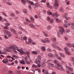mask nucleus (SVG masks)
<instances>
[{
    "label": "nucleus",
    "instance_id": "393cba45",
    "mask_svg": "<svg viewBox=\"0 0 74 74\" xmlns=\"http://www.w3.org/2000/svg\"><path fill=\"white\" fill-rule=\"evenodd\" d=\"M48 56L50 58H53V54L52 53H50L49 54Z\"/></svg>",
    "mask_w": 74,
    "mask_h": 74
},
{
    "label": "nucleus",
    "instance_id": "052dcab7",
    "mask_svg": "<svg viewBox=\"0 0 74 74\" xmlns=\"http://www.w3.org/2000/svg\"><path fill=\"white\" fill-rule=\"evenodd\" d=\"M71 60L72 62H74V58L73 57H72L71 58Z\"/></svg>",
    "mask_w": 74,
    "mask_h": 74
},
{
    "label": "nucleus",
    "instance_id": "2eb2a0df",
    "mask_svg": "<svg viewBox=\"0 0 74 74\" xmlns=\"http://www.w3.org/2000/svg\"><path fill=\"white\" fill-rule=\"evenodd\" d=\"M28 25L29 26H31V27H32L33 28H34V29H37L36 27L35 26V25H34L33 24H29Z\"/></svg>",
    "mask_w": 74,
    "mask_h": 74
},
{
    "label": "nucleus",
    "instance_id": "4c0bfd02",
    "mask_svg": "<svg viewBox=\"0 0 74 74\" xmlns=\"http://www.w3.org/2000/svg\"><path fill=\"white\" fill-rule=\"evenodd\" d=\"M36 71H38V72L39 73H40L41 72V70H40L39 68H38L36 69Z\"/></svg>",
    "mask_w": 74,
    "mask_h": 74
},
{
    "label": "nucleus",
    "instance_id": "bb28decb",
    "mask_svg": "<svg viewBox=\"0 0 74 74\" xmlns=\"http://www.w3.org/2000/svg\"><path fill=\"white\" fill-rule=\"evenodd\" d=\"M51 26H48L47 27V29L48 31H49L50 30H51Z\"/></svg>",
    "mask_w": 74,
    "mask_h": 74
},
{
    "label": "nucleus",
    "instance_id": "c03bdc74",
    "mask_svg": "<svg viewBox=\"0 0 74 74\" xmlns=\"http://www.w3.org/2000/svg\"><path fill=\"white\" fill-rule=\"evenodd\" d=\"M50 22L51 23H52L53 22V20L52 19H51L50 20Z\"/></svg>",
    "mask_w": 74,
    "mask_h": 74
},
{
    "label": "nucleus",
    "instance_id": "bf43d9fd",
    "mask_svg": "<svg viewBox=\"0 0 74 74\" xmlns=\"http://www.w3.org/2000/svg\"><path fill=\"white\" fill-rule=\"evenodd\" d=\"M16 14H19V12L16 10Z\"/></svg>",
    "mask_w": 74,
    "mask_h": 74
},
{
    "label": "nucleus",
    "instance_id": "1a4fd4ad",
    "mask_svg": "<svg viewBox=\"0 0 74 74\" xmlns=\"http://www.w3.org/2000/svg\"><path fill=\"white\" fill-rule=\"evenodd\" d=\"M5 33H6V34L8 35L9 37H10L11 36H12V34H11V33L9 31H5Z\"/></svg>",
    "mask_w": 74,
    "mask_h": 74
},
{
    "label": "nucleus",
    "instance_id": "a19ab883",
    "mask_svg": "<svg viewBox=\"0 0 74 74\" xmlns=\"http://www.w3.org/2000/svg\"><path fill=\"white\" fill-rule=\"evenodd\" d=\"M60 10L61 12H63L64 11V9L62 8H60Z\"/></svg>",
    "mask_w": 74,
    "mask_h": 74
},
{
    "label": "nucleus",
    "instance_id": "6e6552de",
    "mask_svg": "<svg viewBox=\"0 0 74 74\" xmlns=\"http://www.w3.org/2000/svg\"><path fill=\"white\" fill-rule=\"evenodd\" d=\"M10 30L14 34L17 35V31L15 30V29H13L12 28H11Z\"/></svg>",
    "mask_w": 74,
    "mask_h": 74
},
{
    "label": "nucleus",
    "instance_id": "a878e982",
    "mask_svg": "<svg viewBox=\"0 0 74 74\" xmlns=\"http://www.w3.org/2000/svg\"><path fill=\"white\" fill-rule=\"evenodd\" d=\"M21 3L24 5H25L26 3V2L25 0H21Z\"/></svg>",
    "mask_w": 74,
    "mask_h": 74
},
{
    "label": "nucleus",
    "instance_id": "a18cd8bd",
    "mask_svg": "<svg viewBox=\"0 0 74 74\" xmlns=\"http://www.w3.org/2000/svg\"><path fill=\"white\" fill-rule=\"evenodd\" d=\"M25 62L26 64H30V62L29 61H25Z\"/></svg>",
    "mask_w": 74,
    "mask_h": 74
},
{
    "label": "nucleus",
    "instance_id": "e2e57ef3",
    "mask_svg": "<svg viewBox=\"0 0 74 74\" xmlns=\"http://www.w3.org/2000/svg\"><path fill=\"white\" fill-rule=\"evenodd\" d=\"M9 73L10 74H11L13 73V72H12V71H9Z\"/></svg>",
    "mask_w": 74,
    "mask_h": 74
},
{
    "label": "nucleus",
    "instance_id": "e433bc0d",
    "mask_svg": "<svg viewBox=\"0 0 74 74\" xmlns=\"http://www.w3.org/2000/svg\"><path fill=\"white\" fill-rule=\"evenodd\" d=\"M57 23H59V22H60L61 21L60 20H59V19L57 18L56 19Z\"/></svg>",
    "mask_w": 74,
    "mask_h": 74
},
{
    "label": "nucleus",
    "instance_id": "2f4dec72",
    "mask_svg": "<svg viewBox=\"0 0 74 74\" xmlns=\"http://www.w3.org/2000/svg\"><path fill=\"white\" fill-rule=\"evenodd\" d=\"M56 40V38H53L51 39V41H53V42H55Z\"/></svg>",
    "mask_w": 74,
    "mask_h": 74
},
{
    "label": "nucleus",
    "instance_id": "3c124183",
    "mask_svg": "<svg viewBox=\"0 0 74 74\" xmlns=\"http://www.w3.org/2000/svg\"><path fill=\"white\" fill-rule=\"evenodd\" d=\"M11 15L12 17H14L15 16V14L12 13H11Z\"/></svg>",
    "mask_w": 74,
    "mask_h": 74
},
{
    "label": "nucleus",
    "instance_id": "a211bd4d",
    "mask_svg": "<svg viewBox=\"0 0 74 74\" xmlns=\"http://www.w3.org/2000/svg\"><path fill=\"white\" fill-rule=\"evenodd\" d=\"M26 1L28 3H30V4L31 5H34V3L33 2H31L29 0H26Z\"/></svg>",
    "mask_w": 74,
    "mask_h": 74
},
{
    "label": "nucleus",
    "instance_id": "de8ad7c7",
    "mask_svg": "<svg viewBox=\"0 0 74 74\" xmlns=\"http://www.w3.org/2000/svg\"><path fill=\"white\" fill-rule=\"evenodd\" d=\"M2 14H3L4 15H5V16H7V14H5V13H4V12H2Z\"/></svg>",
    "mask_w": 74,
    "mask_h": 74
},
{
    "label": "nucleus",
    "instance_id": "7ed1b4c3",
    "mask_svg": "<svg viewBox=\"0 0 74 74\" xmlns=\"http://www.w3.org/2000/svg\"><path fill=\"white\" fill-rule=\"evenodd\" d=\"M71 24L72 25V26L74 25V23H69L67 22V20H64V26L65 27H68V26L66 25H68V26H70Z\"/></svg>",
    "mask_w": 74,
    "mask_h": 74
},
{
    "label": "nucleus",
    "instance_id": "ddd939ff",
    "mask_svg": "<svg viewBox=\"0 0 74 74\" xmlns=\"http://www.w3.org/2000/svg\"><path fill=\"white\" fill-rule=\"evenodd\" d=\"M45 41L46 43H47V42H51V39H50L49 38H47L45 39Z\"/></svg>",
    "mask_w": 74,
    "mask_h": 74
},
{
    "label": "nucleus",
    "instance_id": "20e7f679",
    "mask_svg": "<svg viewBox=\"0 0 74 74\" xmlns=\"http://www.w3.org/2000/svg\"><path fill=\"white\" fill-rule=\"evenodd\" d=\"M58 29H60L59 31L60 34H61V35H63V33H64L63 27H62L59 26L58 27Z\"/></svg>",
    "mask_w": 74,
    "mask_h": 74
},
{
    "label": "nucleus",
    "instance_id": "aec40b11",
    "mask_svg": "<svg viewBox=\"0 0 74 74\" xmlns=\"http://www.w3.org/2000/svg\"><path fill=\"white\" fill-rule=\"evenodd\" d=\"M8 62V59H5V60H3L2 61V62L4 63L5 64L7 63Z\"/></svg>",
    "mask_w": 74,
    "mask_h": 74
},
{
    "label": "nucleus",
    "instance_id": "473e14b6",
    "mask_svg": "<svg viewBox=\"0 0 74 74\" xmlns=\"http://www.w3.org/2000/svg\"><path fill=\"white\" fill-rule=\"evenodd\" d=\"M32 53L33 54H35V55H37L38 53V52L37 51H32Z\"/></svg>",
    "mask_w": 74,
    "mask_h": 74
},
{
    "label": "nucleus",
    "instance_id": "13d9d810",
    "mask_svg": "<svg viewBox=\"0 0 74 74\" xmlns=\"http://www.w3.org/2000/svg\"><path fill=\"white\" fill-rule=\"evenodd\" d=\"M18 74H21V72L20 71H18L17 72Z\"/></svg>",
    "mask_w": 74,
    "mask_h": 74
},
{
    "label": "nucleus",
    "instance_id": "423d86ee",
    "mask_svg": "<svg viewBox=\"0 0 74 74\" xmlns=\"http://www.w3.org/2000/svg\"><path fill=\"white\" fill-rule=\"evenodd\" d=\"M67 13H66L63 14L62 17L64 18H65L66 20H70V17H67Z\"/></svg>",
    "mask_w": 74,
    "mask_h": 74
},
{
    "label": "nucleus",
    "instance_id": "f3484780",
    "mask_svg": "<svg viewBox=\"0 0 74 74\" xmlns=\"http://www.w3.org/2000/svg\"><path fill=\"white\" fill-rule=\"evenodd\" d=\"M34 5L35 8L39 7L40 6V4L38 3H36L34 4Z\"/></svg>",
    "mask_w": 74,
    "mask_h": 74
},
{
    "label": "nucleus",
    "instance_id": "58836bf2",
    "mask_svg": "<svg viewBox=\"0 0 74 74\" xmlns=\"http://www.w3.org/2000/svg\"><path fill=\"white\" fill-rule=\"evenodd\" d=\"M6 4L9 5H12V4L10 3H9V2H6Z\"/></svg>",
    "mask_w": 74,
    "mask_h": 74
},
{
    "label": "nucleus",
    "instance_id": "864d4df0",
    "mask_svg": "<svg viewBox=\"0 0 74 74\" xmlns=\"http://www.w3.org/2000/svg\"><path fill=\"white\" fill-rule=\"evenodd\" d=\"M24 59L25 62L27 61V57L26 56L25 58H24Z\"/></svg>",
    "mask_w": 74,
    "mask_h": 74
},
{
    "label": "nucleus",
    "instance_id": "8fccbe9b",
    "mask_svg": "<svg viewBox=\"0 0 74 74\" xmlns=\"http://www.w3.org/2000/svg\"><path fill=\"white\" fill-rule=\"evenodd\" d=\"M60 34L59 33L58 34H57V36L58 37V38H60V37H61V36H60Z\"/></svg>",
    "mask_w": 74,
    "mask_h": 74
},
{
    "label": "nucleus",
    "instance_id": "0eeeda50",
    "mask_svg": "<svg viewBox=\"0 0 74 74\" xmlns=\"http://www.w3.org/2000/svg\"><path fill=\"white\" fill-rule=\"evenodd\" d=\"M64 50L66 52V53L68 55H70V52L68 51L69 49L68 48L66 47H65L64 48Z\"/></svg>",
    "mask_w": 74,
    "mask_h": 74
},
{
    "label": "nucleus",
    "instance_id": "37998d69",
    "mask_svg": "<svg viewBox=\"0 0 74 74\" xmlns=\"http://www.w3.org/2000/svg\"><path fill=\"white\" fill-rule=\"evenodd\" d=\"M66 72L68 74H71V73L70 72V71H69V70H66Z\"/></svg>",
    "mask_w": 74,
    "mask_h": 74
},
{
    "label": "nucleus",
    "instance_id": "f704fd0d",
    "mask_svg": "<svg viewBox=\"0 0 74 74\" xmlns=\"http://www.w3.org/2000/svg\"><path fill=\"white\" fill-rule=\"evenodd\" d=\"M58 62V60H55L53 61V63H54L55 64H57Z\"/></svg>",
    "mask_w": 74,
    "mask_h": 74
},
{
    "label": "nucleus",
    "instance_id": "774afa93",
    "mask_svg": "<svg viewBox=\"0 0 74 74\" xmlns=\"http://www.w3.org/2000/svg\"><path fill=\"white\" fill-rule=\"evenodd\" d=\"M56 74V72L53 71L52 72L51 74Z\"/></svg>",
    "mask_w": 74,
    "mask_h": 74
},
{
    "label": "nucleus",
    "instance_id": "f03ea898",
    "mask_svg": "<svg viewBox=\"0 0 74 74\" xmlns=\"http://www.w3.org/2000/svg\"><path fill=\"white\" fill-rule=\"evenodd\" d=\"M37 59H36L35 61L34 62L36 64H41V61L40 60H41V57L40 56L38 55L37 56Z\"/></svg>",
    "mask_w": 74,
    "mask_h": 74
},
{
    "label": "nucleus",
    "instance_id": "cd10ccee",
    "mask_svg": "<svg viewBox=\"0 0 74 74\" xmlns=\"http://www.w3.org/2000/svg\"><path fill=\"white\" fill-rule=\"evenodd\" d=\"M18 29L20 30H22V31H24V32H25V29H23L22 28V27L21 26H19L18 27Z\"/></svg>",
    "mask_w": 74,
    "mask_h": 74
},
{
    "label": "nucleus",
    "instance_id": "0e129e2a",
    "mask_svg": "<svg viewBox=\"0 0 74 74\" xmlns=\"http://www.w3.org/2000/svg\"><path fill=\"white\" fill-rule=\"evenodd\" d=\"M70 1H68L66 2V4L67 5H69V4H70Z\"/></svg>",
    "mask_w": 74,
    "mask_h": 74
},
{
    "label": "nucleus",
    "instance_id": "39448f33",
    "mask_svg": "<svg viewBox=\"0 0 74 74\" xmlns=\"http://www.w3.org/2000/svg\"><path fill=\"white\" fill-rule=\"evenodd\" d=\"M51 61L52 60H47V64H48V68H50V66H51V67H54V64H51L50 63H49V62H51Z\"/></svg>",
    "mask_w": 74,
    "mask_h": 74
},
{
    "label": "nucleus",
    "instance_id": "9b49d317",
    "mask_svg": "<svg viewBox=\"0 0 74 74\" xmlns=\"http://www.w3.org/2000/svg\"><path fill=\"white\" fill-rule=\"evenodd\" d=\"M59 16V14L57 13H54L52 14V16L53 17L54 16L55 18H57Z\"/></svg>",
    "mask_w": 74,
    "mask_h": 74
},
{
    "label": "nucleus",
    "instance_id": "b1692460",
    "mask_svg": "<svg viewBox=\"0 0 74 74\" xmlns=\"http://www.w3.org/2000/svg\"><path fill=\"white\" fill-rule=\"evenodd\" d=\"M59 54L60 56H61V57H62L63 58H64L65 57V55L63 53H60Z\"/></svg>",
    "mask_w": 74,
    "mask_h": 74
},
{
    "label": "nucleus",
    "instance_id": "5701e85b",
    "mask_svg": "<svg viewBox=\"0 0 74 74\" xmlns=\"http://www.w3.org/2000/svg\"><path fill=\"white\" fill-rule=\"evenodd\" d=\"M66 45L69 47H72V44L70 43H67Z\"/></svg>",
    "mask_w": 74,
    "mask_h": 74
},
{
    "label": "nucleus",
    "instance_id": "ea45409f",
    "mask_svg": "<svg viewBox=\"0 0 74 74\" xmlns=\"http://www.w3.org/2000/svg\"><path fill=\"white\" fill-rule=\"evenodd\" d=\"M23 12L24 13H25V14H27V11L26 9H24L23 10Z\"/></svg>",
    "mask_w": 74,
    "mask_h": 74
},
{
    "label": "nucleus",
    "instance_id": "f8f14e48",
    "mask_svg": "<svg viewBox=\"0 0 74 74\" xmlns=\"http://www.w3.org/2000/svg\"><path fill=\"white\" fill-rule=\"evenodd\" d=\"M59 7V4L58 2H55L54 4V8L55 9H58Z\"/></svg>",
    "mask_w": 74,
    "mask_h": 74
},
{
    "label": "nucleus",
    "instance_id": "680f3d73",
    "mask_svg": "<svg viewBox=\"0 0 74 74\" xmlns=\"http://www.w3.org/2000/svg\"><path fill=\"white\" fill-rule=\"evenodd\" d=\"M41 1L42 3H46V1L45 0H42Z\"/></svg>",
    "mask_w": 74,
    "mask_h": 74
},
{
    "label": "nucleus",
    "instance_id": "603ef678",
    "mask_svg": "<svg viewBox=\"0 0 74 74\" xmlns=\"http://www.w3.org/2000/svg\"><path fill=\"white\" fill-rule=\"evenodd\" d=\"M58 60H62V58L60 57H59L58 58Z\"/></svg>",
    "mask_w": 74,
    "mask_h": 74
},
{
    "label": "nucleus",
    "instance_id": "09e8293b",
    "mask_svg": "<svg viewBox=\"0 0 74 74\" xmlns=\"http://www.w3.org/2000/svg\"><path fill=\"white\" fill-rule=\"evenodd\" d=\"M28 41L29 43H32V39H29Z\"/></svg>",
    "mask_w": 74,
    "mask_h": 74
},
{
    "label": "nucleus",
    "instance_id": "f257e3e1",
    "mask_svg": "<svg viewBox=\"0 0 74 74\" xmlns=\"http://www.w3.org/2000/svg\"><path fill=\"white\" fill-rule=\"evenodd\" d=\"M10 49H12V51L13 52H16V51L15 49L17 50L18 51V52H20V55H23V54H26V55H27V56L28 58H29L30 57V53L29 52V51H26V52H25V51H23V48H21L20 49H18V47L16 45H12L10 47Z\"/></svg>",
    "mask_w": 74,
    "mask_h": 74
},
{
    "label": "nucleus",
    "instance_id": "7c9ffc66",
    "mask_svg": "<svg viewBox=\"0 0 74 74\" xmlns=\"http://www.w3.org/2000/svg\"><path fill=\"white\" fill-rule=\"evenodd\" d=\"M57 66L58 67H62V65L60 64L59 63H58L57 64Z\"/></svg>",
    "mask_w": 74,
    "mask_h": 74
},
{
    "label": "nucleus",
    "instance_id": "79ce46f5",
    "mask_svg": "<svg viewBox=\"0 0 74 74\" xmlns=\"http://www.w3.org/2000/svg\"><path fill=\"white\" fill-rule=\"evenodd\" d=\"M47 21H49L51 20V18L49 16L47 17Z\"/></svg>",
    "mask_w": 74,
    "mask_h": 74
},
{
    "label": "nucleus",
    "instance_id": "4468645a",
    "mask_svg": "<svg viewBox=\"0 0 74 74\" xmlns=\"http://www.w3.org/2000/svg\"><path fill=\"white\" fill-rule=\"evenodd\" d=\"M66 67L67 69L71 71H73V69L71 67H70L68 66H66Z\"/></svg>",
    "mask_w": 74,
    "mask_h": 74
},
{
    "label": "nucleus",
    "instance_id": "338daca9",
    "mask_svg": "<svg viewBox=\"0 0 74 74\" xmlns=\"http://www.w3.org/2000/svg\"><path fill=\"white\" fill-rule=\"evenodd\" d=\"M55 55L57 58H58L59 57V56L58 55V54H55Z\"/></svg>",
    "mask_w": 74,
    "mask_h": 74
},
{
    "label": "nucleus",
    "instance_id": "4be33fe9",
    "mask_svg": "<svg viewBox=\"0 0 74 74\" xmlns=\"http://www.w3.org/2000/svg\"><path fill=\"white\" fill-rule=\"evenodd\" d=\"M20 63L22 64H25V60L23 59H22L21 61H20Z\"/></svg>",
    "mask_w": 74,
    "mask_h": 74
},
{
    "label": "nucleus",
    "instance_id": "c9c22d12",
    "mask_svg": "<svg viewBox=\"0 0 74 74\" xmlns=\"http://www.w3.org/2000/svg\"><path fill=\"white\" fill-rule=\"evenodd\" d=\"M25 21H26V22H29V23H31V21L27 18H26Z\"/></svg>",
    "mask_w": 74,
    "mask_h": 74
},
{
    "label": "nucleus",
    "instance_id": "5fc2aeb1",
    "mask_svg": "<svg viewBox=\"0 0 74 74\" xmlns=\"http://www.w3.org/2000/svg\"><path fill=\"white\" fill-rule=\"evenodd\" d=\"M13 58H18V57L15 55H14L13 56H12Z\"/></svg>",
    "mask_w": 74,
    "mask_h": 74
},
{
    "label": "nucleus",
    "instance_id": "69168bd1",
    "mask_svg": "<svg viewBox=\"0 0 74 74\" xmlns=\"http://www.w3.org/2000/svg\"><path fill=\"white\" fill-rule=\"evenodd\" d=\"M47 50L48 51H49V52H52V50H51L49 48L47 49Z\"/></svg>",
    "mask_w": 74,
    "mask_h": 74
},
{
    "label": "nucleus",
    "instance_id": "c756f323",
    "mask_svg": "<svg viewBox=\"0 0 74 74\" xmlns=\"http://www.w3.org/2000/svg\"><path fill=\"white\" fill-rule=\"evenodd\" d=\"M42 33L44 36H45V37H48V34H47V33H46L45 32H43Z\"/></svg>",
    "mask_w": 74,
    "mask_h": 74
},
{
    "label": "nucleus",
    "instance_id": "c85d7f7f",
    "mask_svg": "<svg viewBox=\"0 0 74 74\" xmlns=\"http://www.w3.org/2000/svg\"><path fill=\"white\" fill-rule=\"evenodd\" d=\"M47 13L49 15H52V13L50 12V10H49L47 11Z\"/></svg>",
    "mask_w": 74,
    "mask_h": 74
},
{
    "label": "nucleus",
    "instance_id": "72a5a7b5",
    "mask_svg": "<svg viewBox=\"0 0 74 74\" xmlns=\"http://www.w3.org/2000/svg\"><path fill=\"white\" fill-rule=\"evenodd\" d=\"M56 49H58L59 51H62V49L58 46L56 47Z\"/></svg>",
    "mask_w": 74,
    "mask_h": 74
},
{
    "label": "nucleus",
    "instance_id": "9d476101",
    "mask_svg": "<svg viewBox=\"0 0 74 74\" xmlns=\"http://www.w3.org/2000/svg\"><path fill=\"white\" fill-rule=\"evenodd\" d=\"M41 66V64H40L38 63V64L37 65H36L34 64L32 65V68H33V67H35V68H37V67H40Z\"/></svg>",
    "mask_w": 74,
    "mask_h": 74
},
{
    "label": "nucleus",
    "instance_id": "6ab92c4d",
    "mask_svg": "<svg viewBox=\"0 0 74 74\" xmlns=\"http://www.w3.org/2000/svg\"><path fill=\"white\" fill-rule=\"evenodd\" d=\"M46 66V64L44 62H43L41 64V67H45Z\"/></svg>",
    "mask_w": 74,
    "mask_h": 74
},
{
    "label": "nucleus",
    "instance_id": "412c9836",
    "mask_svg": "<svg viewBox=\"0 0 74 74\" xmlns=\"http://www.w3.org/2000/svg\"><path fill=\"white\" fill-rule=\"evenodd\" d=\"M51 45L53 48H56V47H58V46L56 45V44L55 43L52 44Z\"/></svg>",
    "mask_w": 74,
    "mask_h": 74
},
{
    "label": "nucleus",
    "instance_id": "6e6d98bb",
    "mask_svg": "<svg viewBox=\"0 0 74 74\" xmlns=\"http://www.w3.org/2000/svg\"><path fill=\"white\" fill-rule=\"evenodd\" d=\"M41 41L42 42H43V43H46L45 41L43 40H41Z\"/></svg>",
    "mask_w": 74,
    "mask_h": 74
},
{
    "label": "nucleus",
    "instance_id": "dca6fc26",
    "mask_svg": "<svg viewBox=\"0 0 74 74\" xmlns=\"http://www.w3.org/2000/svg\"><path fill=\"white\" fill-rule=\"evenodd\" d=\"M41 51H43V52H45V51H46V49L45 48V47L44 46H42L41 47Z\"/></svg>",
    "mask_w": 74,
    "mask_h": 74
},
{
    "label": "nucleus",
    "instance_id": "4d7b16f0",
    "mask_svg": "<svg viewBox=\"0 0 74 74\" xmlns=\"http://www.w3.org/2000/svg\"><path fill=\"white\" fill-rule=\"evenodd\" d=\"M0 21H1V22H3V20H2V17H1V16H0Z\"/></svg>",
    "mask_w": 74,
    "mask_h": 74
},
{
    "label": "nucleus",
    "instance_id": "49530a36",
    "mask_svg": "<svg viewBox=\"0 0 74 74\" xmlns=\"http://www.w3.org/2000/svg\"><path fill=\"white\" fill-rule=\"evenodd\" d=\"M66 32L67 33H69V32H70V30L69 29H67L66 30Z\"/></svg>",
    "mask_w": 74,
    "mask_h": 74
}]
</instances>
